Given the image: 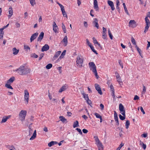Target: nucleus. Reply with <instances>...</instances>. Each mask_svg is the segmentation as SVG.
<instances>
[{
  "label": "nucleus",
  "instance_id": "nucleus-1",
  "mask_svg": "<svg viewBox=\"0 0 150 150\" xmlns=\"http://www.w3.org/2000/svg\"><path fill=\"white\" fill-rule=\"evenodd\" d=\"M31 71V69L25 67L23 65L21 66L15 70L20 75H25L28 73H29Z\"/></svg>",
  "mask_w": 150,
  "mask_h": 150
},
{
  "label": "nucleus",
  "instance_id": "nucleus-2",
  "mask_svg": "<svg viewBox=\"0 0 150 150\" xmlns=\"http://www.w3.org/2000/svg\"><path fill=\"white\" fill-rule=\"evenodd\" d=\"M83 59L82 56L79 55L77 57L76 63L77 66L80 68L82 67L83 63Z\"/></svg>",
  "mask_w": 150,
  "mask_h": 150
},
{
  "label": "nucleus",
  "instance_id": "nucleus-3",
  "mask_svg": "<svg viewBox=\"0 0 150 150\" xmlns=\"http://www.w3.org/2000/svg\"><path fill=\"white\" fill-rule=\"evenodd\" d=\"M26 113L27 111L25 110H22L20 112L19 118L21 121H23L25 120Z\"/></svg>",
  "mask_w": 150,
  "mask_h": 150
},
{
  "label": "nucleus",
  "instance_id": "nucleus-4",
  "mask_svg": "<svg viewBox=\"0 0 150 150\" xmlns=\"http://www.w3.org/2000/svg\"><path fill=\"white\" fill-rule=\"evenodd\" d=\"M24 100L25 101V103L28 104L29 101V93L27 90H25L24 91Z\"/></svg>",
  "mask_w": 150,
  "mask_h": 150
},
{
  "label": "nucleus",
  "instance_id": "nucleus-5",
  "mask_svg": "<svg viewBox=\"0 0 150 150\" xmlns=\"http://www.w3.org/2000/svg\"><path fill=\"white\" fill-rule=\"evenodd\" d=\"M90 69L92 70V71L96 70V67L93 62H91L88 63Z\"/></svg>",
  "mask_w": 150,
  "mask_h": 150
},
{
  "label": "nucleus",
  "instance_id": "nucleus-6",
  "mask_svg": "<svg viewBox=\"0 0 150 150\" xmlns=\"http://www.w3.org/2000/svg\"><path fill=\"white\" fill-rule=\"evenodd\" d=\"M129 26L133 28L136 27V22L134 20H130L129 22Z\"/></svg>",
  "mask_w": 150,
  "mask_h": 150
},
{
  "label": "nucleus",
  "instance_id": "nucleus-7",
  "mask_svg": "<svg viewBox=\"0 0 150 150\" xmlns=\"http://www.w3.org/2000/svg\"><path fill=\"white\" fill-rule=\"evenodd\" d=\"M95 86L96 89L98 91V93L100 95H102L103 93L99 85L97 84H95Z\"/></svg>",
  "mask_w": 150,
  "mask_h": 150
},
{
  "label": "nucleus",
  "instance_id": "nucleus-8",
  "mask_svg": "<svg viewBox=\"0 0 150 150\" xmlns=\"http://www.w3.org/2000/svg\"><path fill=\"white\" fill-rule=\"evenodd\" d=\"M94 138L95 139L96 142L97 143V144L98 145V146L102 148L103 145L99 140L98 137L97 136H95Z\"/></svg>",
  "mask_w": 150,
  "mask_h": 150
},
{
  "label": "nucleus",
  "instance_id": "nucleus-9",
  "mask_svg": "<svg viewBox=\"0 0 150 150\" xmlns=\"http://www.w3.org/2000/svg\"><path fill=\"white\" fill-rule=\"evenodd\" d=\"M38 33L37 32H36L33 34L32 35L30 38V40L31 42L33 41L36 38L38 35Z\"/></svg>",
  "mask_w": 150,
  "mask_h": 150
},
{
  "label": "nucleus",
  "instance_id": "nucleus-10",
  "mask_svg": "<svg viewBox=\"0 0 150 150\" xmlns=\"http://www.w3.org/2000/svg\"><path fill=\"white\" fill-rule=\"evenodd\" d=\"M53 29L55 33L58 32V27L55 22L53 23Z\"/></svg>",
  "mask_w": 150,
  "mask_h": 150
},
{
  "label": "nucleus",
  "instance_id": "nucleus-11",
  "mask_svg": "<svg viewBox=\"0 0 150 150\" xmlns=\"http://www.w3.org/2000/svg\"><path fill=\"white\" fill-rule=\"evenodd\" d=\"M108 3L109 5L111 7V9L112 11H114L115 8L114 7L113 3L112 1L109 0L108 1Z\"/></svg>",
  "mask_w": 150,
  "mask_h": 150
},
{
  "label": "nucleus",
  "instance_id": "nucleus-12",
  "mask_svg": "<svg viewBox=\"0 0 150 150\" xmlns=\"http://www.w3.org/2000/svg\"><path fill=\"white\" fill-rule=\"evenodd\" d=\"M61 53V51H58L56 52L53 57L52 60H54L56 59L58 57V56L60 55Z\"/></svg>",
  "mask_w": 150,
  "mask_h": 150
},
{
  "label": "nucleus",
  "instance_id": "nucleus-13",
  "mask_svg": "<svg viewBox=\"0 0 150 150\" xmlns=\"http://www.w3.org/2000/svg\"><path fill=\"white\" fill-rule=\"evenodd\" d=\"M11 117V115H8L7 116H5L3 118L1 123L6 122L7 120Z\"/></svg>",
  "mask_w": 150,
  "mask_h": 150
},
{
  "label": "nucleus",
  "instance_id": "nucleus-14",
  "mask_svg": "<svg viewBox=\"0 0 150 150\" xmlns=\"http://www.w3.org/2000/svg\"><path fill=\"white\" fill-rule=\"evenodd\" d=\"M110 90H111V91H112L111 95H112V96L113 97V98L114 99L115 98V95L114 89L113 86L112 84H111L110 86Z\"/></svg>",
  "mask_w": 150,
  "mask_h": 150
},
{
  "label": "nucleus",
  "instance_id": "nucleus-15",
  "mask_svg": "<svg viewBox=\"0 0 150 150\" xmlns=\"http://www.w3.org/2000/svg\"><path fill=\"white\" fill-rule=\"evenodd\" d=\"M50 48L49 46L47 44H45L42 47L41 49V51L44 52L48 50Z\"/></svg>",
  "mask_w": 150,
  "mask_h": 150
},
{
  "label": "nucleus",
  "instance_id": "nucleus-16",
  "mask_svg": "<svg viewBox=\"0 0 150 150\" xmlns=\"http://www.w3.org/2000/svg\"><path fill=\"white\" fill-rule=\"evenodd\" d=\"M98 21L97 19L96 18L94 19V21L93 22V24L94 25V26L96 27L97 29H98L99 27Z\"/></svg>",
  "mask_w": 150,
  "mask_h": 150
},
{
  "label": "nucleus",
  "instance_id": "nucleus-17",
  "mask_svg": "<svg viewBox=\"0 0 150 150\" xmlns=\"http://www.w3.org/2000/svg\"><path fill=\"white\" fill-rule=\"evenodd\" d=\"M44 35V33L43 32H41L38 38L37 41H38L41 42L43 39Z\"/></svg>",
  "mask_w": 150,
  "mask_h": 150
},
{
  "label": "nucleus",
  "instance_id": "nucleus-18",
  "mask_svg": "<svg viewBox=\"0 0 150 150\" xmlns=\"http://www.w3.org/2000/svg\"><path fill=\"white\" fill-rule=\"evenodd\" d=\"M94 8L96 11L98 10V2L97 0H94Z\"/></svg>",
  "mask_w": 150,
  "mask_h": 150
},
{
  "label": "nucleus",
  "instance_id": "nucleus-19",
  "mask_svg": "<svg viewBox=\"0 0 150 150\" xmlns=\"http://www.w3.org/2000/svg\"><path fill=\"white\" fill-rule=\"evenodd\" d=\"M15 78L14 77H11L8 80L6 83L9 84H11L15 80Z\"/></svg>",
  "mask_w": 150,
  "mask_h": 150
},
{
  "label": "nucleus",
  "instance_id": "nucleus-20",
  "mask_svg": "<svg viewBox=\"0 0 150 150\" xmlns=\"http://www.w3.org/2000/svg\"><path fill=\"white\" fill-rule=\"evenodd\" d=\"M9 15L8 17L9 18H10L13 14V11L12 10V8L11 7H10L9 8Z\"/></svg>",
  "mask_w": 150,
  "mask_h": 150
},
{
  "label": "nucleus",
  "instance_id": "nucleus-21",
  "mask_svg": "<svg viewBox=\"0 0 150 150\" xmlns=\"http://www.w3.org/2000/svg\"><path fill=\"white\" fill-rule=\"evenodd\" d=\"M66 52V50H64L57 60H59V59H62L65 55Z\"/></svg>",
  "mask_w": 150,
  "mask_h": 150
},
{
  "label": "nucleus",
  "instance_id": "nucleus-22",
  "mask_svg": "<svg viewBox=\"0 0 150 150\" xmlns=\"http://www.w3.org/2000/svg\"><path fill=\"white\" fill-rule=\"evenodd\" d=\"M12 51L13 52V54L14 55L17 54L19 51V50H17L16 47L13 48L12 49Z\"/></svg>",
  "mask_w": 150,
  "mask_h": 150
},
{
  "label": "nucleus",
  "instance_id": "nucleus-23",
  "mask_svg": "<svg viewBox=\"0 0 150 150\" xmlns=\"http://www.w3.org/2000/svg\"><path fill=\"white\" fill-rule=\"evenodd\" d=\"M36 137V130H35L33 133V135L30 138V140H33L35 139Z\"/></svg>",
  "mask_w": 150,
  "mask_h": 150
},
{
  "label": "nucleus",
  "instance_id": "nucleus-24",
  "mask_svg": "<svg viewBox=\"0 0 150 150\" xmlns=\"http://www.w3.org/2000/svg\"><path fill=\"white\" fill-rule=\"evenodd\" d=\"M57 144V142L55 141H51L48 144V146L49 147H51L53 145L56 144Z\"/></svg>",
  "mask_w": 150,
  "mask_h": 150
},
{
  "label": "nucleus",
  "instance_id": "nucleus-25",
  "mask_svg": "<svg viewBox=\"0 0 150 150\" xmlns=\"http://www.w3.org/2000/svg\"><path fill=\"white\" fill-rule=\"evenodd\" d=\"M93 42L94 44H97L99 47H101L100 44L97 42L95 38L93 37Z\"/></svg>",
  "mask_w": 150,
  "mask_h": 150
},
{
  "label": "nucleus",
  "instance_id": "nucleus-26",
  "mask_svg": "<svg viewBox=\"0 0 150 150\" xmlns=\"http://www.w3.org/2000/svg\"><path fill=\"white\" fill-rule=\"evenodd\" d=\"M119 109L120 111H123V110H125L124 107L123 105L120 103L119 105Z\"/></svg>",
  "mask_w": 150,
  "mask_h": 150
},
{
  "label": "nucleus",
  "instance_id": "nucleus-27",
  "mask_svg": "<svg viewBox=\"0 0 150 150\" xmlns=\"http://www.w3.org/2000/svg\"><path fill=\"white\" fill-rule=\"evenodd\" d=\"M135 47L136 48L137 50L139 52V54L140 56L141 57H142L143 58V57L142 56V54L141 53V50L139 48V47L137 46V45H136L135 46Z\"/></svg>",
  "mask_w": 150,
  "mask_h": 150
},
{
  "label": "nucleus",
  "instance_id": "nucleus-28",
  "mask_svg": "<svg viewBox=\"0 0 150 150\" xmlns=\"http://www.w3.org/2000/svg\"><path fill=\"white\" fill-rule=\"evenodd\" d=\"M82 94L83 96V97L85 98V100H88V96L87 94H86L84 93H82Z\"/></svg>",
  "mask_w": 150,
  "mask_h": 150
},
{
  "label": "nucleus",
  "instance_id": "nucleus-29",
  "mask_svg": "<svg viewBox=\"0 0 150 150\" xmlns=\"http://www.w3.org/2000/svg\"><path fill=\"white\" fill-rule=\"evenodd\" d=\"M67 39V37L66 35L64 37V38L63 40V42H64V43L65 44V46H66L67 45L68 43Z\"/></svg>",
  "mask_w": 150,
  "mask_h": 150
},
{
  "label": "nucleus",
  "instance_id": "nucleus-30",
  "mask_svg": "<svg viewBox=\"0 0 150 150\" xmlns=\"http://www.w3.org/2000/svg\"><path fill=\"white\" fill-rule=\"evenodd\" d=\"M66 89V86H63L60 89L59 91V93H61L62 91L65 90Z\"/></svg>",
  "mask_w": 150,
  "mask_h": 150
},
{
  "label": "nucleus",
  "instance_id": "nucleus-31",
  "mask_svg": "<svg viewBox=\"0 0 150 150\" xmlns=\"http://www.w3.org/2000/svg\"><path fill=\"white\" fill-rule=\"evenodd\" d=\"M59 118L60 119V120L62 121V122L64 123L66 121H67V119H65L63 116H60L59 117Z\"/></svg>",
  "mask_w": 150,
  "mask_h": 150
},
{
  "label": "nucleus",
  "instance_id": "nucleus-32",
  "mask_svg": "<svg viewBox=\"0 0 150 150\" xmlns=\"http://www.w3.org/2000/svg\"><path fill=\"white\" fill-rule=\"evenodd\" d=\"M79 122L77 121H76L74 123L73 127L74 128H75L79 126Z\"/></svg>",
  "mask_w": 150,
  "mask_h": 150
},
{
  "label": "nucleus",
  "instance_id": "nucleus-33",
  "mask_svg": "<svg viewBox=\"0 0 150 150\" xmlns=\"http://www.w3.org/2000/svg\"><path fill=\"white\" fill-rule=\"evenodd\" d=\"M11 84H8L7 83H6L5 85V87L8 89H13V88L11 86Z\"/></svg>",
  "mask_w": 150,
  "mask_h": 150
},
{
  "label": "nucleus",
  "instance_id": "nucleus-34",
  "mask_svg": "<svg viewBox=\"0 0 150 150\" xmlns=\"http://www.w3.org/2000/svg\"><path fill=\"white\" fill-rule=\"evenodd\" d=\"M30 3L32 6H33L36 4V2L35 0H29Z\"/></svg>",
  "mask_w": 150,
  "mask_h": 150
},
{
  "label": "nucleus",
  "instance_id": "nucleus-35",
  "mask_svg": "<svg viewBox=\"0 0 150 150\" xmlns=\"http://www.w3.org/2000/svg\"><path fill=\"white\" fill-rule=\"evenodd\" d=\"M145 19L146 24H149V25L150 26V22L147 17H146Z\"/></svg>",
  "mask_w": 150,
  "mask_h": 150
},
{
  "label": "nucleus",
  "instance_id": "nucleus-36",
  "mask_svg": "<svg viewBox=\"0 0 150 150\" xmlns=\"http://www.w3.org/2000/svg\"><path fill=\"white\" fill-rule=\"evenodd\" d=\"M24 49L25 51H28V50H30V47L26 45H24Z\"/></svg>",
  "mask_w": 150,
  "mask_h": 150
},
{
  "label": "nucleus",
  "instance_id": "nucleus-37",
  "mask_svg": "<svg viewBox=\"0 0 150 150\" xmlns=\"http://www.w3.org/2000/svg\"><path fill=\"white\" fill-rule=\"evenodd\" d=\"M130 125L129 121L128 120L126 121L125 124V127L126 129H128L129 128V125Z\"/></svg>",
  "mask_w": 150,
  "mask_h": 150
},
{
  "label": "nucleus",
  "instance_id": "nucleus-38",
  "mask_svg": "<svg viewBox=\"0 0 150 150\" xmlns=\"http://www.w3.org/2000/svg\"><path fill=\"white\" fill-rule=\"evenodd\" d=\"M149 26H150L149 25V24H146L145 29L144 31V32L145 33H146V32L148 30V29Z\"/></svg>",
  "mask_w": 150,
  "mask_h": 150
},
{
  "label": "nucleus",
  "instance_id": "nucleus-39",
  "mask_svg": "<svg viewBox=\"0 0 150 150\" xmlns=\"http://www.w3.org/2000/svg\"><path fill=\"white\" fill-rule=\"evenodd\" d=\"M108 33L109 35L110 38L111 40H112V38H113V36L112 35V34L111 33V31L109 29L108 30Z\"/></svg>",
  "mask_w": 150,
  "mask_h": 150
},
{
  "label": "nucleus",
  "instance_id": "nucleus-40",
  "mask_svg": "<svg viewBox=\"0 0 150 150\" xmlns=\"http://www.w3.org/2000/svg\"><path fill=\"white\" fill-rule=\"evenodd\" d=\"M90 47L91 49L93 51V52H94L96 54H98V53H97L96 51L94 49L92 45Z\"/></svg>",
  "mask_w": 150,
  "mask_h": 150
},
{
  "label": "nucleus",
  "instance_id": "nucleus-41",
  "mask_svg": "<svg viewBox=\"0 0 150 150\" xmlns=\"http://www.w3.org/2000/svg\"><path fill=\"white\" fill-rule=\"evenodd\" d=\"M52 64H49L46 67V68L47 69H50L52 67Z\"/></svg>",
  "mask_w": 150,
  "mask_h": 150
},
{
  "label": "nucleus",
  "instance_id": "nucleus-42",
  "mask_svg": "<svg viewBox=\"0 0 150 150\" xmlns=\"http://www.w3.org/2000/svg\"><path fill=\"white\" fill-rule=\"evenodd\" d=\"M62 13L63 16L64 17H66L67 18V14L66 13V11H65V10L62 11Z\"/></svg>",
  "mask_w": 150,
  "mask_h": 150
},
{
  "label": "nucleus",
  "instance_id": "nucleus-43",
  "mask_svg": "<svg viewBox=\"0 0 150 150\" xmlns=\"http://www.w3.org/2000/svg\"><path fill=\"white\" fill-rule=\"evenodd\" d=\"M62 30L64 33H66V30L65 26L63 23H62Z\"/></svg>",
  "mask_w": 150,
  "mask_h": 150
},
{
  "label": "nucleus",
  "instance_id": "nucleus-44",
  "mask_svg": "<svg viewBox=\"0 0 150 150\" xmlns=\"http://www.w3.org/2000/svg\"><path fill=\"white\" fill-rule=\"evenodd\" d=\"M114 117L115 120L118 119L117 114L116 112L115 111H114Z\"/></svg>",
  "mask_w": 150,
  "mask_h": 150
},
{
  "label": "nucleus",
  "instance_id": "nucleus-45",
  "mask_svg": "<svg viewBox=\"0 0 150 150\" xmlns=\"http://www.w3.org/2000/svg\"><path fill=\"white\" fill-rule=\"evenodd\" d=\"M124 144L122 143L117 148L116 150H120L121 148L124 146Z\"/></svg>",
  "mask_w": 150,
  "mask_h": 150
},
{
  "label": "nucleus",
  "instance_id": "nucleus-46",
  "mask_svg": "<svg viewBox=\"0 0 150 150\" xmlns=\"http://www.w3.org/2000/svg\"><path fill=\"white\" fill-rule=\"evenodd\" d=\"M119 117L120 119L122 120H123L125 119V116H122L120 114L119 115Z\"/></svg>",
  "mask_w": 150,
  "mask_h": 150
},
{
  "label": "nucleus",
  "instance_id": "nucleus-47",
  "mask_svg": "<svg viewBox=\"0 0 150 150\" xmlns=\"http://www.w3.org/2000/svg\"><path fill=\"white\" fill-rule=\"evenodd\" d=\"M94 115L97 118H101V117H102L100 115L96 112L94 113Z\"/></svg>",
  "mask_w": 150,
  "mask_h": 150
},
{
  "label": "nucleus",
  "instance_id": "nucleus-48",
  "mask_svg": "<svg viewBox=\"0 0 150 150\" xmlns=\"http://www.w3.org/2000/svg\"><path fill=\"white\" fill-rule=\"evenodd\" d=\"M139 108H140L141 111H142V112L143 113V114H145V112L144 111L142 107V106H141L139 107H138V110H139Z\"/></svg>",
  "mask_w": 150,
  "mask_h": 150
},
{
  "label": "nucleus",
  "instance_id": "nucleus-49",
  "mask_svg": "<svg viewBox=\"0 0 150 150\" xmlns=\"http://www.w3.org/2000/svg\"><path fill=\"white\" fill-rule=\"evenodd\" d=\"M131 42L134 45H136V42L135 40L133 37H132L131 38Z\"/></svg>",
  "mask_w": 150,
  "mask_h": 150
},
{
  "label": "nucleus",
  "instance_id": "nucleus-50",
  "mask_svg": "<svg viewBox=\"0 0 150 150\" xmlns=\"http://www.w3.org/2000/svg\"><path fill=\"white\" fill-rule=\"evenodd\" d=\"M95 74V75L96 78L97 79H98L99 78V76L98 75V73L97 71V70H96L94 71H93Z\"/></svg>",
  "mask_w": 150,
  "mask_h": 150
},
{
  "label": "nucleus",
  "instance_id": "nucleus-51",
  "mask_svg": "<svg viewBox=\"0 0 150 150\" xmlns=\"http://www.w3.org/2000/svg\"><path fill=\"white\" fill-rule=\"evenodd\" d=\"M146 91V88L145 86H143V91L142 92V94H144L145 93Z\"/></svg>",
  "mask_w": 150,
  "mask_h": 150
},
{
  "label": "nucleus",
  "instance_id": "nucleus-52",
  "mask_svg": "<svg viewBox=\"0 0 150 150\" xmlns=\"http://www.w3.org/2000/svg\"><path fill=\"white\" fill-rule=\"evenodd\" d=\"M88 104L91 107H92V106L91 105V104H92V102L91 101L88 99V100H86Z\"/></svg>",
  "mask_w": 150,
  "mask_h": 150
},
{
  "label": "nucleus",
  "instance_id": "nucleus-53",
  "mask_svg": "<svg viewBox=\"0 0 150 150\" xmlns=\"http://www.w3.org/2000/svg\"><path fill=\"white\" fill-rule=\"evenodd\" d=\"M76 130L81 135H82V132L81 131V130L79 128H76Z\"/></svg>",
  "mask_w": 150,
  "mask_h": 150
},
{
  "label": "nucleus",
  "instance_id": "nucleus-54",
  "mask_svg": "<svg viewBox=\"0 0 150 150\" xmlns=\"http://www.w3.org/2000/svg\"><path fill=\"white\" fill-rule=\"evenodd\" d=\"M31 57H32L34 58H36L38 57V55H36L35 53L33 54L32 55H31Z\"/></svg>",
  "mask_w": 150,
  "mask_h": 150
},
{
  "label": "nucleus",
  "instance_id": "nucleus-55",
  "mask_svg": "<svg viewBox=\"0 0 150 150\" xmlns=\"http://www.w3.org/2000/svg\"><path fill=\"white\" fill-rule=\"evenodd\" d=\"M86 41L87 44L90 47L92 45H91V43L89 42V40L88 39H86Z\"/></svg>",
  "mask_w": 150,
  "mask_h": 150
},
{
  "label": "nucleus",
  "instance_id": "nucleus-56",
  "mask_svg": "<svg viewBox=\"0 0 150 150\" xmlns=\"http://www.w3.org/2000/svg\"><path fill=\"white\" fill-rule=\"evenodd\" d=\"M118 62H119V63L122 69L123 68V64H122V63L121 62V60H119Z\"/></svg>",
  "mask_w": 150,
  "mask_h": 150
},
{
  "label": "nucleus",
  "instance_id": "nucleus-57",
  "mask_svg": "<svg viewBox=\"0 0 150 150\" xmlns=\"http://www.w3.org/2000/svg\"><path fill=\"white\" fill-rule=\"evenodd\" d=\"M124 10H125V12H126V13L127 14V15H129V13L128 11L127 7H125L124 8Z\"/></svg>",
  "mask_w": 150,
  "mask_h": 150
},
{
  "label": "nucleus",
  "instance_id": "nucleus-58",
  "mask_svg": "<svg viewBox=\"0 0 150 150\" xmlns=\"http://www.w3.org/2000/svg\"><path fill=\"white\" fill-rule=\"evenodd\" d=\"M44 55V54L43 53H42L40 54V56L39 57V60H40L42 59V58L43 57Z\"/></svg>",
  "mask_w": 150,
  "mask_h": 150
},
{
  "label": "nucleus",
  "instance_id": "nucleus-59",
  "mask_svg": "<svg viewBox=\"0 0 150 150\" xmlns=\"http://www.w3.org/2000/svg\"><path fill=\"white\" fill-rule=\"evenodd\" d=\"M121 114L124 116H125V110H123V111H120Z\"/></svg>",
  "mask_w": 150,
  "mask_h": 150
},
{
  "label": "nucleus",
  "instance_id": "nucleus-60",
  "mask_svg": "<svg viewBox=\"0 0 150 150\" xmlns=\"http://www.w3.org/2000/svg\"><path fill=\"white\" fill-rule=\"evenodd\" d=\"M82 131L85 134L87 133L88 132V130L87 129H83Z\"/></svg>",
  "mask_w": 150,
  "mask_h": 150
},
{
  "label": "nucleus",
  "instance_id": "nucleus-61",
  "mask_svg": "<svg viewBox=\"0 0 150 150\" xmlns=\"http://www.w3.org/2000/svg\"><path fill=\"white\" fill-rule=\"evenodd\" d=\"M139 98V97L137 95H135L134 96V100H138Z\"/></svg>",
  "mask_w": 150,
  "mask_h": 150
},
{
  "label": "nucleus",
  "instance_id": "nucleus-62",
  "mask_svg": "<svg viewBox=\"0 0 150 150\" xmlns=\"http://www.w3.org/2000/svg\"><path fill=\"white\" fill-rule=\"evenodd\" d=\"M107 35L106 33L103 34V39H105L106 38Z\"/></svg>",
  "mask_w": 150,
  "mask_h": 150
},
{
  "label": "nucleus",
  "instance_id": "nucleus-63",
  "mask_svg": "<svg viewBox=\"0 0 150 150\" xmlns=\"http://www.w3.org/2000/svg\"><path fill=\"white\" fill-rule=\"evenodd\" d=\"M103 34L106 33V29L104 27L103 28Z\"/></svg>",
  "mask_w": 150,
  "mask_h": 150
},
{
  "label": "nucleus",
  "instance_id": "nucleus-64",
  "mask_svg": "<svg viewBox=\"0 0 150 150\" xmlns=\"http://www.w3.org/2000/svg\"><path fill=\"white\" fill-rule=\"evenodd\" d=\"M100 109L101 110H102L104 108V105L103 104H101L100 105Z\"/></svg>",
  "mask_w": 150,
  "mask_h": 150
}]
</instances>
